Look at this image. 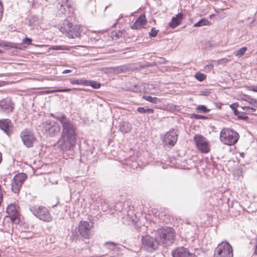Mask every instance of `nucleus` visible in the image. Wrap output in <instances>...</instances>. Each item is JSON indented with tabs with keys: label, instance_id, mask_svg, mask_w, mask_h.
Masks as SVG:
<instances>
[{
	"label": "nucleus",
	"instance_id": "de8ad7c7",
	"mask_svg": "<svg viewBox=\"0 0 257 257\" xmlns=\"http://www.w3.org/2000/svg\"><path fill=\"white\" fill-rule=\"evenodd\" d=\"M235 105V103L234 104H232L230 105V107L232 108V109L233 110V111H234V109H237L235 107H234V105Z\"/></svg>",
	"mask_w": 257,
	"mask_h": 257
},
{
	"label": "nucleus",
	"instance_id": "79ce46f5",
	"mask_svg": "<svg viewBox=\"0 0 257 257\" xmlns=\"http://www.w3.org/2000/svg\"><path fill=\"white\" fill-rule=\"evenodd\" d=\"M3 14V7L2 4L0 2V21L1 20Z\"/></svg>",
	"mask_w": 257,
	"mask_h": 257
},
{
	"label": "nucleus",
	"instance_id": "bb28decb",
	"mask_svg": "<svg viewBox=\"0 0 257 257\" xmlns=\"http://www.w3.org/2000/svg\"><path fill=\"white\" fill-rule=\"evenodd\" d=\"M145 100L153 103H158L161 102L159 98L156 97H152L151 96L145 95L143 97Z\"/></svg>",
	"mask_w": 257,
	"mask_h": 257
},
{
	"label": "nucleus",
	"instance_id": "a878e982",
	"mask_svg": "<svg viewBox=\"0 0 257 257\" xmlns=\"http://www.w3.org/2000/svg\"><path fill=\"white\" fill-rule=\"evenodd\" d=\"M76 88H64V89H53L50 90H47L45 91L46 93H52L54 92H69L73 90H75Z\"/></svg>",
	"mask_w": 257,
	"mask_h": 257
},
{
	"label": "nucleus",
	"instance_id": "f03ea898",
	"mask_svg": "<svg viewBox=\"0 0 257 257\" xmlns=\"http://www.w3.org/2000/svg\"><path fill=\"white\" fill-rule=\"evenodd\" d=\"M155 237L161 245H170L174 240L175 232L171 227H163L156 230L155 232Z\"/></svg>",
	"mask_w": 257,
	"mask_h": 257
},
{
	"label": "nucleus",
	"instance_id": "ddd939ff",
	"mask_svg": "<svg viewBox=\"0 0 257 257\" xmlns=\"http://www.w3.org/2000/svg\"><path fill=\"white\" fill-rule=\"evenodd\" d=\"M91 225L86 221H81L78 224L80 234L85 238H89L91 235Z\"/></svg>",
	"mask_w": 257,
	"mask_h": 257
},
{
	"label": "nucleus",
	"instance_id": "7ed1b4c3",
	"mask_svg": "<svg viewBox=\"0 0 257 257\" xmlns=\"http://www.w3.org/2000/svg\"><path fill=\"white\" fill-rule=\"evenodd\" d=\"M239 135L234 130L224 128L220 133V140L225 145L231 146L236 144L238 140Z\"/></svg>",
	"mask_w": 257,
	"mask_h": 257
},
{
	"label": "nucleus",
	"instance_id": "f8f14e48",
	"mask_svg": "<svg viewBox=\"0 0 257 257\" xmlns=\"http://www.w3.org/2000/svg\"><path fill=\"white\" fill-rule=\"evenodd\" d=\"M58 1L59 6H58V10L60 14H66L67 13L72 14L73 13L74 8L69 0Z\"/></svg>",
	"mask_w": 257,
	"mask_h": 257
},
{
	"label": "nucleus",
	"instance_id": "72a5a7b5",
	"mask_svg": "<svg viewBox=\"0 0 257 257\" xmlns=\"http://www.w3.org/2000/svg\"><path fill=\"white\" fill-rule=\"evenodd\" d=\"M206 77V76L205 74L201 73H197L195 75V77L199 81H202L205 80Z\"/></svg>",
	"mask_w": 257,
	"mask_h": 257
},
{
	"label": "nucleus",
	"instance_id": "5701e85b",
	"mask_svg": "<svg viewBox=\"0 0 257 257\" xmlns=\"http://www.w3.org/2000/svg\"><path fill=\"white\" fill-rule=\"evenodd\" d=\"M71 47L65 45H55L49 48V50L69 51Z\"/></svg>",
	"mask_w": 257,
	"mask_h": 257
},
{
	"label": "nucleus",
	"instance_id": "e433bc0d",
	"mask_svg": "<svg viewBox=\"0 0 257 257\" xmlns=\"http://www.w3.org/2000/svg\"><path fill=\"white\" fill-rule=\"evenodd\" d=\"M1 46H4L5 47H10L12 48H17L16 47V45L14 43H6L4 42H2V43H0Z\"/></svg>",
	"mask_w": 257,
	"mask_h": 257
},
{
	"label": "nucleus",
	"instance_id": "6e6552de",
	"mask_svg": "<svg viewBox=\"0 0 257 257\" xmlns=\"http://www.w3.org/2000/svg\"><path fill=\"white\" fill-rule=\"evenodd\" d=\"M43 130L51 137H55L60 132V125L55 121L51 119L46 120L43 123Z\"/></svg>",
	"mask_w": 257,
	"mask_h": 257
},
{
	"label": "nucleus",
	"instance_id": "dca6fc26",
	"mask_svg": "<svg viewBox=\"0 0 257 257\" xmlns=\"http://www.w3.org/2000/svg\"><path fill=\"white\" fill-rule=\"evenodd\" d=\"M172 255L173 257H197L184 247L177 248L172 252Z\"/></svg>",
	"mask_w": 257,
	"mask_h": 257
},
{
	"label": "nucleus",
	"instance_id": "0eeeda50",
	"mask_svg": "<svg viewBox=\"0 0 257 257\" xmlns=\"http://www.w3.org/2000/svg\"><path fill=\"white\" fill-rule=\"evenodd\" d=\"M142 247L147 251L152 252L156 250L160 245L155 236L153 237L150 235L142 236Z\"/></svg>",
	"mask_w": 257,
	"mask_h": 257
},
{
	"label": "nucleus",
	"instance_id": "b1692460",
	"mask_svg": "<svg viewBox=\"0 0 257 257\" xmlns=\"http://www.w3.org/2000/svg\"><path fill=\"white\" fill-rule=\"evenodd\" d=\"M104 245L110 250L118 251L119 250V247L117 246V244L113 242H105Z\"/></svg>",
	"mask_w": 257,
	"mask_h": 257
},
{
	"label": "nucleus",
	"instance_id": "423d86ee",
	"mask_svg": "<svg viewBox=\"0 0 257 257\" xmlns=\"http://www.w3.org/2000/svg\"><path fill=\"white\" fill-rule=\"evenodd\" d=\"M214 257H233L231 246L227 242H222L215 248Z\"/></svg>",
	"mask_w": 257,
	"mask_h": 257
},
{
	"label": "nucleus",
	"instance_id": "f704fd0d",
	"mask_svg": "<svg viewBox=\"0 0 257 257\" xmlns=\"http://www.w3.org/2000/svg\"><path fill=\"white\" fill-rule=\"evenodd\" d=\"M158 31H159L156 30L155 28H152L151 32H149L150 36L152 37H156L158 33Z\"/></svg>",
	"mask_w": 257,
	"mask_h": 257
},
{
	"label": "nucleus",
	"instance_id": "f3484780",
	"mask_svg": "<svg viewBox=\"0 0 257 257\" xmlns=\"http://www.w3.org/2000/svg\"><path fill=\"white\" fill-rule=\"evenodd\" d=\"M19 207L16 204H11L7 208V212L10 216L12 221H14L18 218L20 213Z\"/></svg>",
	"mask_w": 257,
	"mask_h": 257
},
{
	"label": "nucleus",
	"instance_id": "9d476101",
	"mask_svg": "<svg viewBox=\"0 0 257 257\" xmlns=\"http://www.w3.org/2000/svg\"><path fill=\"white\" fill-rule=\"evenodd\" d=\"M23 143L28 148H31L36 141L34 134L29 130H23L20 135Z\"/></svg>",
	"mask_w": 257,
	"mask_h": 257
},
{
	"label": "nucleus",
	"instance_id": "58836bf2",
	"mask_svg": "<svg viewBox=\"0 0 257 257\" xmlns=\"http://www.w3.org/2000/svg\"><path fill=\"white\" fill-rule=\"evenodd\" d=\"M246 88L247 90L257 92V85L247 86Z\"/></svg>",
	"mask_w": 257,
	"mask_h": 257
},
{
	"label": "nucleus",
	"instance_id": "ea45409f",
	"mask_svg": "<svg viewBox=\"0 0 257 257\" xmlns=\"http://www.w3.org/2000/svg\"><path fill=\"white\" fill-rule=\"evenodd\" d=\"M32 42V40L30 38H29L28 37H26L23 40V43L25 44H27L28 45H30Z\"/></svg>",
	"mask_w": 257,
	"mask_h": 257
},
{
	"label": "nucleus",
	"instance_id": "c85d7f7f",
	"mask_svg": "<svg viewBox=\"0 0 257 257\" xmlns=\"http://www.w3.org/2000/svg\"><path fill=\"white\" fill-rule=\"evenodd\" d=\"M70 82L72 84L83 85L85 86L87 84L86 80L82 79H71Z\"/></svg>",
	"mask_w": 257,
	"mask_h": 257
},
{
	"label": "nucleus",
	"instance_id": "c03bdc74",
	"mask_svg": "<svg viewBox=\"0 0 257 257\" xmlns=\"http://www.w3.org/2000/svg\"><path fill=\"white\" fill-rule=\"evenodd\" d=\"M220 61L222 62L223 63H227L229 61H230V59H228L227 58H223L222 59L220 60Z\"/></svg>",
	"mask_w": 257,
	"mask_h": 257
},
{
	"label": "nucleus",
	"instance_id": "4be33fe9",
	"mask_svg": "<svg viewBox=\"0 0 257 257\" xmlns=\"http://www.w3.org/2000/svg\"><path fill=\"white\" fill-rule=\"evenodd\" d=\"M242 99L244 101L248 102L253 106L255 107H257V100L251 97L250 96L247 95H244Z\"/></svg>",
	"mask_w": 257,
	"mask_h": 257
},
{
	"label": "nucleus",
	"instance_id": "a19ab883",
	"mask_svg": "<svg viewBox=\"0 0 257 257\" xmlns=\"http://www.w3.org/2000/svg\"><path fill=\"white\" fill-rule=\"evenodd\" d=\"M137 110L140 113H146V108L145 107H139Z\"/></svg>",
	"mask_w": 257,
	"mask_h": 257
},
{
	"label": "nucleus",
	"instance_id": "4c0bfd02",
	"mask_svg": "<svg viewBox=\"0 0 257 257\" xmlns=\"http://www.w3.org/2000/svg\"><path fill=\"white\" fill-rule=\"evenodd\" d=\"M192 117H193L195 119H205L207 118L206 116L196 114H192Z\"/></svg>",
	"mask_w": 257,
	"mask_h": 257
},
{
	"label": "nucleus",
	"instance_id": "393cba45",
	"mask_svg": "<svg viewBox=\"0 0 257 257\" xmlns=\"http://www.w3.org/2000/svg\"><path fill=\"white\" fill-rule=\"evenodd\" d=\"M211 24L210 22H209L207 19H202L198 22L196 23L194 25V27H201L203 26H208L210 25Z\"/></svg>",
	"mask_w": 257,
	"mask_h": 257
},
{
	"label": "nucleus",
	"instance_id": "a211bd4d",
	"mask_svg": "<svg viewBox=\"0 0 257 257\" xmlns=\"http://www.w3.org/2000/svg\"><path fill=\"white\" fill-rule=\"evenodd\" d=\"M12 128L13 124L10 119H0V128L9 136L12 133Z\"/></svg>",
	"mask_w": 257,
	"mask_h": 257
},
{
	"label": "nucleus",
	"instance_id": "2eb2a0df",
	"mask_svg": "<svg viewBox=\"0 0 257 257\" xmlns=\"http://www.w3.org/2000/svg\"><path fill=\"white\" fill-rule=\"evenodd\" d=\"M14 104L11 99L5 98L0 101V112L9 114L13 111Z\"/></svg>",
	"mask_w": 257,
	"mask_h": 257
},
{
	"label": "nucleus",
	"instance_id": "20e7f679",
	"mask_svg": "<svg viewBox=\"0 0 257 257\" xmlns=\"http://www.w3.org/2000/svg\"><path fill=\"white\" fill-rule=\"evenodd\" d=\"M78 26H73L68 20H65L60 28V31L69 38H74L80 36Z\"/></svg>",
	"mask_w": 257,
	"mask_h": 257
},
{
	"label": "nucleus",
	"instance_id": "a18cd8bd",
	"mask_svg": "<svg viewBox=\"0 0 257 257\" xmlns=\"http://www.w3.org/2000/svg\"><path fill=\"white\" fill-rule=\"evenodd\" d=\"M121 35H122V33L121 31H118V32L116 33L115 34V36L117 37V38H119L121 36Z\"/></svg>",
	"mask_w": 257,
	"mask_h": 257
},
{
	"label": "nucleus",
	"instance_id": "37998d69",
	"mask_svg": "<svg viewBox=\"0 0 257 257\" xmlns=\"http://www.w3.org/2000/svg\"><path fill=\"white\" fill-rule=\"evenodd\" d=\"M154 112V110L151 108H146V113H153Z\"/></svg>",
	"mask_w": 257,
	"mask_h": 257
},
{
	"label": "nucleus",
	"instance_id": "c756f323",
	"mask_svg": "<svg viewBox=\"0 0 257 257\" xmlns=\"http://www.w3.org/2000/svg\"><path fill=\"white\" fill-rule=\"evenodd\" d=\"M240 108L245 112L246 114H253L255 111V109L247 106H240Z\"/></svg>",
	"mask_w": 257,
	"mask_h": 257
},
{
	"label": "nucleus",
	"instance_id": "49530a36",
	"mask_svg": "<svg viewBox=\"0 0 257 257\" xmlns=\"http://www.w3.org/2000/svg\"><path fill=\"white\" fill-rule=\"evenodd\" d=\"M72 71L71 70H70V69H66V70H64L63 72H62V73L63 74H66V73H70Z\"/></svg>",
	"mask_w": 257,
	"mask_h": 257
},
{
	"label": "nucleus",
	"instance_id": "6ab92c4d",
	"mask_svg": "<svg viewBox=\"0 0 257 257\" xmlns=\"http://www.w3.org/2000/svg\"><path fill=\"white\" fill-rule=\"evenodd\" d=\"M147 23V20L144 15H141L135 22L132 25L131 28L134 30H138L143 27Z\"/></svg>",
	"mask_w": 257,
	"mask_h": 257
},
{
	"label": "nucleus",
	"instance_id": "aec40b11",
	"mask_svg": "<svg viewBox=\"0 0 257 257\" xmlns=\"http://www.w3.org/2000/svg\"><path fill=\"white\" fill-rule=\"evenodd\" d=\"M183 19L182 13H178L175 17H173L171 22L169 23V26L172 28H175L179 26Z\"/></svg>",
	"mask_w": 257,
	"mask_h": 257
},
{
	"label": "nucleus",
	"instance_id": "09e8293b",
	"mask_svg": "<svg viewBox=\"0 0 257 257\" xmlns=\"http://www.w3.org/2000/svg\"><path fill=\"white\" fill-rule=\"evenodd\" d=\"M2 51L0 50V53H2Z\"/></svg>",
	"mask_w": 257,
	"mask_h": 257
},
{
	"label": "nucleus",
	"instance_id": "473e14b6",
	"mask_svg": "<svg viewBox=\"0 0 257 257\" xmlns=\"http://www.w3.org/2000/svg\"><path fill=\"white\" fill-rule=\"evenodd\" d=\"M196 110L199 112L207 113L210 111V109L204 105H198L196 107Z\"/></svg>",
	"mask_w": 257,
	"mask_h": 257
},
{
	"label": "nucleus",
	"instance_id": "412c9836",
	"mask_svg": "<svg viewBox=\"0 0 257 257\" xmlns=\"http://www.w3.org/2000/svg\"><path fill=\"white\" fill-rule=\"evenodd\" d=\"M132 129V124L128 122H121L120 123V131L125 134L128 133Z\"/></svg>",
	"mask_w": 257,
	"mask_h": 257
},
{
	"label": "nucleus",
	"instance_id": "9b49d317",
	"mask_svg": "<svg viewBox=\"0 0 257 257\" xmlns=\"http://www.w3.org/2000/svg\"><path fill=\"white\" fill-rule=\"evenodd\" d=\"M26 178L27 175L24 173L18 174L13 178L11 183V189L13 192L17 193L19 192Z\"/></svg>",
	"mask_w": 257,
	"mask_h": 257
},
{
	"label": "nucleus",
	"instance_id": "1a4fd4ad",
	"mask_svg": "<svg viewBox=\"0 0 257 257\" xmlns=\"http://www.w3.org/2000/svg\"><path fill=\"white\" fill-rule=\"evenodd\" d=\"M194 140L198 149L203 153H207L210 151L209 143L207 139L200 135H196L194 137Z\"/></svg>",
	"mask_w": 257,
	"mask_h": 257
},
{
	"label": "nucleus",
	"instance_id": "c9c22d12",
	"mask_svg": "<svg viewBox=\"0 0 257 257\" xmlns=\"http://www.w3.org/2000/svg\"><path fill=\"white\" fill-rule=\"evenodd\" d=\"M234 113L235 115L237 116L238 118L245 119L247 116H244V114H241L237 110V109H234Z\"/></svg>",
	"mask_w": 257,
	"mask_h": 257
},
{
	"label": "nucleus",
	"instance_id": "cd10ccee",
	"mask_svg": "<svg viewBox=\"0 0 257 257\" xmlns=\"http://www.w3.org/2000/svg\"><path fill=\"white\" fill-rule=\"evenodd\" d=\"M247 48L246 47H243L239 50H236L233 52V54L238 57H241L245 54L247 51Z\"/></svg>",
	"mask_w": 257,
	"mask_h": 257
},
{
	"label": "nucleus",
	"instance_id": "4468645a",
	"mask_svg": "<svg viewBox=\"0 0 257 257\" xmlns=\"http://www.w3.org/2000/svg\"><path fill=\"white\" fill-rule=\"evenodd\" d=\"M177 140L178 135L175 130L172 129L165 135L163 141L166 145L172 147L176 143Z\"/></svg>",
	"mask_w": 257,
	"mask_h": 257
},
{
	"label": "nucleus",
	"instance_id": "2f4dec72",
	"mask_svg": "<svg viewBox=\"0 0 257 257\" xmlns=\"http://www.w3.org/2000/svg\"><path fill=\"white\" fill-rule=\"evenodd\" d=\"M249 244L253 246V254L257 255V235L250 242Z\"/></svg>",
	"mask_w": 257,
	"mask_h": 257
},
{
	"label": "nucleus",
	"instance_id": "7c9ffc66",
	"mask_svg": "<svg viewBox=\"0 0 257 257\" xmlns=\"http://www.w3.org/2000/svg\"><path fill=\"white\" fill-rule=\"evenodd\" d=\"M87 84L86 86H91L92 88L97 89L100 88L101 85L100 83L95 81L86 80Z\"/></svg>",
	"mask_w": 257,
	"mask_h": 257
},
{
	"label": "nucleus",
	"instance_id": "39448f33",
	"mask_svg": "<svg viewBox=\"0 0 257 257\" xmlns=\"http://www.w3.org/2000/svg\"><path fill=\"white\" fill-rule=\"evenodd\" d=\"M31 212L39 219L50 222L52 218L48 209L42 206L33 205L29 208Z\"/></svg>",
	"mask_w": 257,
	"mask_h": 257
},
{
	"label": "nucleus",
	"instance_id": "f257e3e1",
	"mask_svg": "<svg viewBox=\"0 0 257 257\" xmlns=\"http://www.w3.org/2000/svg\"><path fill=\"white\" fill-rule=\"evenodd\" d=\"M51 116L59 121L62 126V132L59 140L61 149L70 150L75 146L76 126L74 122L64 114H51Z\"/></svg>",
	"mask_w": 257,
	"mask_h": 257
}]
</instances>
